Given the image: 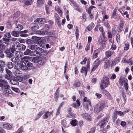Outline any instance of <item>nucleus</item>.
<instances>
[{"instance_id": "obj_43", "label": "nucleus", "mask_w": 133, "mask_h": 133, "mask_svg": "<svg viewBox=\"0 0 133 133\" xmlns=\"http://www.w3.org/2000/svg\"><path fill=\"white\" fill-rule=\"evenodd\" d=\"M99 30L101 32L102 35L104 36L105 34V32L102 27H101L99 29Z\"/></svg>"}, {"instance_id": "obj_11", "label": "nucleus", "mask_w": 133, "mask_h": 133, "mask_svg": "<svg viewBox=\"0 0 133 133\" xmlns=\"http://www.w3.org/2000/svg\"><path fill=\"white\" fill-rule=\"evenodd\" d=\"M21 62H25L26 63L28 62L29 60H30V57L28 56H24L21 58Z\"/></svg>"}, {"instance_id": "obj_64", "label": "nucleus", "mask_w": 133, "mask_h": 133, "mask_svg": "<svg viewBox=\"0 0 133 133\" xmlns=\"http://www.w3.org/2000/svg\"><path fill=\"white\" fill-rule=\"evenodd\" d=\"M95 129L94 128H92L90 131L88 132L87 133H94L95 131Z\"/></svg>"}, {"instance_id": "obj_23", "label": "nucleus", "mask_w": 133, "mask_h": 133, "mask_svg": "<svg viewBox=\"0 0 133 133\" xmlns=\"http://www.w3.org/2000/svg\"><path fill=\"white\" fill-rule=\"evenodd\" d=\"M5 52L7 54L8 56L9 57L12 56L13 55L12 53H11V51L10 49H7Z\"/></svg>"}, {"instance_id": "obj_48", "label": "nucleus", "mask_w": 133, "mask_h": 133, "mask_svg": "<svg viewBox=\"0 0 133 133\" xmlns=\"http://www.w3.org/2000/svg\"><path fill=\"white\" fill-rule=\"evenodd\" d=\"M95 8V7L93 6H91L89 7L88 9V13L89 14H90L91 13V10L94 8Z\"/></svg>"}, {"instance_id": "obj_18", "label": "nucleus", "mask_w": 133, "mask_h": 133, "mask_svg": "<svg viewBox=\"0 0 133 133\" xmlns=\"http://www.w3.org/2000/svg\"><path fill=\"white\" fill-rule=\"evenodd\" d=\"M44 113V111H41L39 112L37 114L36 116V118L35 119V120H36L40 118L42 115Z\"/></svg>"}, {"instance_id": "obj_15", "label": "nucleus", "mask_w": 133, "mask_h": 133, "mask_svg": "<svg viewBox=\"0 0 133 133\" xmlns=\"http://www.w3.org/2000/svg\"><path fill=\"white\" fill-rule=\"evenodd\" d=\"M33 52L29 49H27L24 52V54L25 55L32 56Z\"/></svg>"}, {"instance_id": "obj_4", "label": "nucleus", "mask_w": 133, "mask_h": 133, "mask_svg": "<svg viewBox=\"0 0 133 133\" xmlns=\"http://www.w3.org/2000/svg\"><path fill=\"white\" fill-rule=\"evenodd\" d=\"M104 106L105 105L103 103H98L95 106L94 111L96 113L98 114L103 109Z\"/></svg>"}, {"instance_id": "obj_56", "label": "nucleus", "mask_w": 133, "mask_h": 133, "mask_svg": "<svg viewBox=\"0 0 133 133\" xmlns=\"http://www.w3.org/2000/svg\"><path fill=\"white\" fill-rule=\"evenodd\" d=\"M23 129L22 127L21 126L17 131L16 133H22L23 131Z\"/></svg>"}, {"instance_id": "obj_32", "label": "nucleus", "mask_w": 133, "mask_h": 133, "mask_svg": "<svg viewBox=\"0 0 133 133\" xmlns=\"http://www.w3.org/2000/svg\"><path fill=\"white\" fill-rule=\"evenodd\" d=\"M32 39L33 40L34 43H37L38 42V41L39 40V37L34 36L32 37Z\"/></svg>"}, {"instance_id": "obj_12", "label": "nucleus", "mask_w": 133, "mask_h": 133, "mask_svg": "<svg viewBox=\"0 0 133 133\" xmlns=\"http://www.w3.org/2000/svg\"><path fill=\"white\" fill-rule=\"evenodd\" d=\"M35 22L40 24L44 23H45V20L44 18H37L35 21Z\"/></svg>"}, {"instance_id": "obj_22", "label": "nucleus", "mask_w": 133, "mask_h": 133, "mask_svg": "<svg viewBox=\"0 0 133 133\" xmlns=\"http://www.w3.org/2000/svg\"><path fill=\"white\" fill-rule=\"evenodd\" d=\"M10 83L13 85H18L19 84V83L18 81L15 79H12L10 80Z\"/></svg>"}, {"instance_id": "obj_54", "label": "nucleus", "mask_w": 133, "mask_h": 133, "mask_svg": "<svg viewBox=\"0 0 133 133\" xmlns=\"http://www.w3.org/2000/svg\"><path fill=\"white\" fill-rule=\"evenodd\" d=\"M109 115H107V116L105 118L103 121L106 123H107V122L108 121V120H109Z\"/></svg>"}, {"instance_id": "obj_53", "label": "nucleus", "mask_w": 133, "mask_h": 133, "mask_svg": "<svg viewBox=\"0 0 133 133\" xmlns=\"http://www.w3.org/2000/svg\"><path fill=\"white\" fill-rule=\"evenodd\" d=\"M108 37L109 38H111L112 37V35L111 34V32L110 31H108Z\"/></svg>"}, {"instance_id": "obj_58", "label": "nucleus", "mask_w": 133, "mask_h": 133, "mask_svg": "<svg viewBox=\"0 0 133 133\" xmlns=\"http://www.w3.org/2000/svg\"><path fill=\"white\" fill-rule=\"evenodd\" d=\"M18 59V58L16 57H14L11 59V60L13 62H15L17 61Z\"/></svg>"}, {"instance_id": "obj_20", "label": "nucleus", "mask_w": 133, "mask_h": 133, "mask_svg": "<svg viewBox=\"0 0 133 133\" xmlns=\"http://www.w3.org/2000/svg\"><path fill=\"white\" fill-rule=\"evenodd\" d=\"M36 33L39 34L41 35H44L46 34L47 33V32L46 31H45L42 30H41L37 31Z\"/></svg>"}, {"instance_id": "obj_49", "label": "nucleus", "mask_w": 133, "mask_h": 133, "mask_svg": "<svg viewBox=\"0 0 133 133\" xmlns=\"http://www.w3.org/2000/svg\"><path fill=\"white\" fill-rule=\"evenodd\" d=\"M80 85V83L79 82H76L74 84V86L76 87H79Z\"/></svg>"}, {"instance_id": "obj_33", "label": "nucleus", "mask_w": 133, "mask_h": 133, "mask_svg": "<svg viewBox=\"0 0 133 133\" xmlns=\"http://www.w3.org/2000/svg\"><path fill=\"white\" fill-rule=\"evenodd\" d=\"M109 125H107V128H105L103 130L101 129L100 130V132L101 133H106L107 132V129H109L110 128Z\"/></svg>"}, {"instance_id": "obj_30", "label": "nucleus", "mask_w": 133, "mask_h": 133, "mask_svg": "<svg viewBox=\"0 0 133 133\" xmlns=\"http://www.w3.org/2000/svg\"><path fill=\"white\" fill-rule=\"evenodd\" d=\"M23 26L22 25L18 24L16 25L15 27V29L17 30H21L23 28Z\"/></svg>"}, {"instance_id": "obj_61", "label": "nucleus", "mask_w": 133, "mask_h": 133, "mask_svg": "<svg viewBox=\"0 0 133 133\" xmlns=\"http://www.w3.org/2000/svg\"><path fill=\"white\" fill-rule=\"evenodd\" d=\"M87 60V59L86 58H85L81 62V63L82 64H84L86 63V61Z\"/></svg>"}, {"instance_id": "obj_9", "label": "nucleus", "mask_w": 133, "mask_h": 133, "mask_svg": "<svg viewBox=\"0 0 133 133\" xmlns=\"http://www.w3.org/2000/svg\"><path fill=\"white\" fill-rule=\"evenodd\" d=\"M19 69L23 70H26L28 68L25 62H21L19 64Z\"/></svg>"}, {"instance_id": "obj_17", "label": "nucleus", "mask_w": 133, "mask_h": 133, "mask_svg": "<svg viewBox=\"0 0 133 133\" xmlns=\"http://www.w3.org/2000/svg\"><path fill=\"white\" fill-rule=\"evenodd\" d=\"M76 102L77 104L76 103H74L72 104V105L73 107L75 108H78L79 106L80 105V103L79 100L78 99H77L76 100Z\"/></svg>"}, {"instance_id": "obj_13", "label": "nucleus", "mask_w": 133, "mask_h": 133, "mask_svg": "<svg viewBox=\"0 0 133 133\" xmlns=\"http://www.w3.org/2000/svg\"><path fill=\"white\" fill-rule=\"evenodd\" d=\"M30 28L32 30H35L38 29L39 26L37 24H32L30 25Z\"/></svg>"}, {"instance_id": "obj_41", "label": "nucleus", "mask_w": 133, "mask_h": 133, "mask_svg": "<svg viewBox=\"0 0 133 133\" xmlns=\"http://www.w3.org/2000/svg\"><path fill=\"white\" fill-rule=\"evenodd\" d=\"M20 45V48L19 50H24L26 48V46L23 44H21Z\"/></svg>"}, {"instance_id": "obj_1", "label": "nucleus", "mask_w": 133, "mask_h": 133, "mask_svg": "<svg viewBox=\"0 0 133 133\" xmlns=\"http://www.w3.org/2000/svg\"><path fill=\"white\" fill-rule=\"evenodd\" d=\"M0 87L2 88V89L5 95H8L11 94L12 91L9 89V86L8 84V82L2 79L0 80Z\"/></svg>"}, {"instance_id": "obj_8", "label": "nucleus", "mask_w": 133, "mask_h": 133, "mask_svg": "<svg viewBox=\"0 0 133 133\" xmlns=\"http://www.w3.org/2000/svg\"><path fill=\"white\" fill-rule=\"evenodd\" d=\"M20 44L18 42L16 41L14 42V45L12 46V49L13 50H19L20 48Z\"/></svg>"}, {"instance_id": "obj_34", "label": "nucleus", "mask_w": 133, "mask_h": 133, "mask_svg": "<svg viewBox=\"0 0 133 133\" xmlns=\"http://www.w3.org/2000/svg\"><path fill=\"white\" fill-rule=\"evenodd\" d=\"M12 36L15 37H18L19 36V32L17 31H13L11 32Z\"/></svg>"}, {"instance_id": "obj_40", "label": "nucleus", "mask_w": 133, "mask_h": 133, "mask_svg": "<svg viewBox=\"0 0 133 133\" xmlns=\"http://www.w3.org/2000/svg\"><path fill=\"white\" fill-rule=\"evenodd\" d=\"M94 24L93 23H91L88 26V29L89 31H90L94 27Z\"/></svg>"}, {"instance_id": "obj_36", "label": "nucleus", "mask_w": 133, "mask_h": 133, "mask_svg": "<svg viewBox=\"0 0 133 133\" xmlns=\"http://www.w3.org/2000/svg\"><path fill=\"white\" fill-rule=\"evenodd\" d=\"M39 51V50H36L34 51V52H33L34 55L35 56L37 57V56H39L41 54L40 53V52H39L38 51ZM40 51H41V52H42V51H41V50H40Z\"/></svg>"}, {"instance_id": "obj_10", "label": "nucleus", "mask_w": 133, "mask_h": 133, "mask_svg": "<svg viewBox=\"0 0 133 133\" xmlns=\"http://www.w3.org/2000/svg\"><path fill=\"white\" fill-rule=\"evenodd\" d=\"M114 51L108 50L105 52L106 56L105 58L106 59L111 57L114 53Z\"/></svg>"}, {"instance_id": "obj_24", "label": "nucleus", "mask_w": 133, "mask_h": 133, "mask_svg": "<svg viewBox=\"0 0 133 133\" xmlns=\"http://www.w3.org/2000/svg\"><path fill=\"white\" fill-rule=\"evenodd\" d=\"M52 112L47 111L43 116V117L44 119H46L49 116H50Z\"/></svg>"}, {"instance_id": "obj_29", "label": "nucleus", "mask_w": 133, "mask_h": 133, "mask_svg": "<svg viewBox=\"0 0 133 133\" xmlns=\"http://www.w3.org/2000/svg\"><path fill=\"white\" fill-rule=\"evenodd\" d=\"M44 4V1L43 0H38L37 5L39 7L41 6Z\"/></svg>"}, {"instance_id": "obj_19", "label": "nucleus", "mask_w": 133, "mask_h": 133, "mask_svg": "<svg viewBox=\"0 0 133 133\" xmlns=\"http://www.w3.org/2000/svg\"><path fill=\"white\" fill-rule=\"evenodd\" d=\"M82 115L86 119L90 120L91 119V116L87 114L84 113L82 114Z\"/></svg>"}, {"instance_id": "obj_60", "label": "nucleus", "mask_w": 133, "mask_h": 133, "mask_svg": "<svg viewBox=\"0 0 133 133\" xmlns=\"http://www.w3.org/2000/svg\"><path fill=\"white\" fill-rule=\"evenodd\" d=\"M117 9L116 8L114 9L112 13V16L114 17L116 16V12H117Z\"/></svg>"}, {"instance_id": "obj_3", "label": "nucleus", "mask_w": 133, "mask_h": 133, "mask_svg": "<svg viewBox=\"0 0 133 133\" xmlns=\"http://www.w3.org/2000/svg\"><path fill=\"white\" fill-rule=\"evenodd\" d=\"M119 83L121 86L124 85V88L126 91L128 90V80L127 79L124 78L120 77L118 81Z\"/></svg>"}, {"instance_id": "obj_57", "label": "nucleus", "mask_w": 133, "mask_h": 133, "mask_svg": "<svg viewBox=\"0 0 133 133\" xmlns=\"http://www.w3.org/2000/svg\"><path fill=\"white\" fill-rule=\"evenodd\" d=\"M125 47L124 48V50H128L129 48V45L128 43H127L125 44Z\"/></svg>"}, {"instance_id": "obj_2", "label": "nucleus", "mask_w": 133, "mask_h": 133, "mask_svg": "<svg viewBox=\"0 0 133 133\" xmlns=\"http://www.w3.org/2000/svg\"><path fill=\"white\" fill-rule=\"evenodd\" d=\"M109 78L107 77H104L101 80L100 87L101 89H104L109 85Z\"/></svg>"}, {"instance_id": "obj_59", "label": "nucleus", "mask_w": 133, "mask_h": 133, "mask_svg": "<svg viewBox=\"0 0 133 133\" xmlns=\"http://www.w3.org/2000/svg\"><path fill=\"white\" fill-rule=\"evenodd\" d=\"M116 40L117 42H119L120 36V35L119 34H117L116 36Z\"/></svg>"}, {"instance_id": "obj_63", "label": "nucleus", "mask_w": 133, "mask_h": 133, "mask_svg": "<svg viewBox=\"0 0 133 133\" xmlns=\"http://www.w3.org/2000/svg\"><path fill=\"white\" fill-rule=\"evenodd\" d=\"M6 72L8 75L9 76H11L12 74V72L9 70L6 69Z\"/></svg>"}, {"instance_id": "obj_14", "label": "nucleus", "mask_w": 133, "mask_h": 133, "mask_svg": "<svg viewBox=\"0 0 133 133\" xmlns=\"http://www.w3.org/2000/svg\"><path fill=\"white\" fill-rule=\"evenodd\" d=\"M3 128L9 130L12 128L11 125L8 123H4L3 124Z\"/></svg>"}, {"instance_id": "obj_25", "label": "nucleus", "mask_w": 133, "mask_h": 133, "mask_svg": "<svg viewBox=\"0 0 133 133\" xmlns=\"http://www.w3.org/2000/svg\"><path fill=\"white\" fill-rule=\"evenodd\" d=\"M106 123L103 121H101L98 124V125L101 128H104L106 125Z\"/></svg>"}, {"instance_id": "obj_28", "label": "nucleus", "mask_w": 133, "mask_h": 133, "mask_svg": "<svg viewBox=\"0 0 133 133\" xmlns=\"http://www.w3.org/2000/svg\"><path fill=\"white\" fill-rule=\"evenodd\" d=\"M42 58L41 57H38V61L37 63L38 65H42L43 63L42 61Z\"/></svg>"}, {"instance_id": "obj_37", "label": "nucleus", "mask_w": 133, "mask_h": 133, "mask_svg": "<svg viewBox=\"0 0 133 133\" xmlns=\"http://www.w3.org/2000/svg\"><path fill=\"white\" fill-rule=\"evenodd\" d=\"M14 73L15 76H18L20 74H21V72L18 69H16Z\"/></svg>"}, {"instance_id": "obj_21", "label": "nucleus", "mask_w": 133, "mask_h": 133, "mask_svg": "<svg viewBox=\"0 0 133 133\" xmlns=\"http://www.w3.org/2000/svg\"><path fill=\"white\" fill-rule=\"evenodd\" d=\"M110 65V61H109L106 60L104 62V69H106L108 68Z\"/></svg>"}, {"instance_id": "obj_16", "label": "nucleus", "mask_w": 133, "mask_h": 133, "mask_svg": "<svg viewBox=\"0 0 133 133\" xmlns=\"http://www.w3.org/2000/svg\"><path fill=\"white\" fill-rule=\"evenodd\" d=\"M15 54L17 58L22 57L23 56V53L18 51H15Z\"/></svg>"}, {"instance_id": "obj_45", "label": "nucleus", "mask_w": 133, "mask_h": 133, "mask_svg": "<svg viewBox=\"0 0 133 133\" xmlns=\"http://www.w3.org/2000/svg\"><path fill=\"white\" fill-rule=\"evenodd\" d=\"M121 14L122 15H126V16L127 18H129V14H128V12L127 11H126L124 12V13H122L121 11H120V10H119Z\"/></svg>"}, {"instance_id": "obj_26", "label": "nucleus", "mask_w": 133, "mask_h": 133, "mask_svg": "<svg viewBox=\"0 0 133 133\" xmlns=\"http://www.w3.org/2000/svg\"><path fill=\"white\" fill-rule=\"evenodd\" d=\"M54 16L55 18L56 22L58 24H60V21L59 19V17L58 14H55Z\"/></svg>"}, {"instance_id": "obj_6", "label": "nucleus", "mask_w": 133, "mask_h": 133, "mask_svg": "<svg viewBox=\"0 0 133 133\" xmlns=\"http://www.w3.org/2000/svg\"><path fill=\"white\" fill-rule=\"evenodd\" d=\"M28 48L32 50H41L42 51L43 50L42 48L38 47L36 45H30L28 46Z\"/></svg>"}, {"instance_id": "obj_46", "label": "nucleus", "mask_w": 133, "mask_h": 133, "mask_svg": "<svg viewBox=\"0 0 133 133\" xmlns=\"http://www.w3.org/2000/svg\"><path fill=\"white\" fill-rule=\"evenodd\" d=\"M26 42L28 44H29L30 45L34 43L33 41L30 39H27Z\"/></svg>"}, {"instance_id": "obj_51", "label": "nucleus", "mask_w": 133, "mask_h": 133, "mask_svg": "<svg viewBox=\"0 0 133 133\" xmlns=\"http://www.w3.org/2000/svg\"><path fill=\"white\" fill-rule=\"evenodd\" d=\"M17 81H18L21 82L23 80V77H22L21 76H17Z\"/></svg>"}, {"instance_id": "obj_47", "label": "nucleus", "mask_w": 133, "mask_h": 133, "mask_svg": "<svg viewBox=\"0 0 133 133\" xmlns=\"http://www.w3.org/2000/svg\"><path fill=\"white\" fill-rule=\"evenodd\" d=\"M75 34L76 39H78L79 36V31L77 28L76 29Z\"/></svg>"}, {"instance_id": "obj_52", "label": "nucleus", "mask_w": 133, "mask_h": 133, "mask_svg": "<svg viewBox=\"0 0 133 133\" xmlns=\"http://www.w3.org/2000/svg\"><path fill=\"white\" fill-rule=\"evenodd\" d=\"M5 62L2 61H0V66L2 67H5Z\"/></svg>"}, {"instance_id": "obj_7", "label": "nucleus", "mask_w": 133, "mask_h": 133, "mask_svg": "<svg viewBox=\"0 0 133 133\" xmlns=\"http://www.w3.org/2000/svg\"><path fill=\"white\" fill-rule=\"evenodd\" d=\"M98 43L102 49H103L105 47L106 41L103 38H101L99 39Z\"/></svg>"}, {"instance_id": "obj_39", "label": "nucleus", "mask_w": 133, "mask_h": 133, "mask_svg": "<svg viewBox=\"0 0 133 133\" xmlns=\"http://www.w3.org/2000/svg\"><path fill=\"white\" fill-rule=\"evenodd\" d=\"M3 40L5 42V43L7 44V45L9 44L8 42H9L10 39L8 38H3Z\"/></svg>"}, {"instance_id": "obj_62", "label": "nucleus", "mask_w": 133, "mask_h": 133, "mask_svg": "<svg viewBox=\"0 0 133 133\" xmlns=\"http://www.w3.org/2000/svg\"><path fill=\"white\" fill-rule=\"evenodd\" d=\"M104 24L105 26L108 28L110 29V26L108 22H105L104 23Z\"/></svg>"}, {"instance_id": "obj_42", "label": "nucleus", "mask_w": 133, "mask_h": 133, "mask_svg": "<svg viewBox=\"0 0 133 133\" xmlns=\"http://www.w3.org/2000/svg\"><path fill=\"white\" fill-rule=\"evenodd\" d=\"M11 37V35L9 33H6L4 35V38L10 39Z\"/></svg>"}, {"instance_id": "obj_55", "label": "nucleus", "mask_w": 133, "mask_h": 133, "mask_svg": "<svg viewBox=\"0 0 133 133\" xmlns=\"http://www.w3.org/2000/svg\"><path fill=\"white\" fill-rule=\"evenodd\" d=\"M6 46L5 45L0 43V50L5 49L6 47Z\"/></svg>"}, {"instance_id": "obj_35", "label": "nucleus", "mask_w": 133, "mask_h": 133, "mask_svg": "<svg viewBox=\"0 0 133 133\" xmlns=\"http://www.w3.org/2000/svg\"><path fill=\"white\" fill-rule=\"evenodd\" d=\"M70 124L71 125L73 126H76L77 123V122L76 119L72 120Z\"/></svg>"}, {"instance_id": "obj_50", "label": "nucleus", "mask_w": 133, "mask_h": 133, "mask_svg": "<svg viewBox=\"0 0 133 133\" xmlns=\"http://www.w3.org/2000/svg\"><path fill=\"white\" fill-rule=\"evenodd\" d=\"M11 89L13 90L16 92L18 93L19 92V90L18 88H15V87H12L11 88Z\"/></svg>"}, {"instance_id": "obj_44", "label": "nucleus", "mask_w": 133, "mask_h": 133, "mask_svg": "<svg viewBox=\"0 0 133 133\" xmlns=\"http://www.w3.org/2000/svg\"><path fill=\"white\" fill-rule=\"evenodd\" d=\"M7 65L9 69H11L13 67V66L12 63L11 62H10L8 63Z\"/></svg>"}, {"instance_id": "obj_31", "label": "nucleus", "mask_w": 133, "mask_h": 133, "mask_svg": "<svg viewBox=\"0 0 133 133\" xmlns=\"http://www.w3.org/2000/svg\"><path fill=\"white\" fill-rule=\"evenodd\" d=\"M38 57H30V60H31L32 62L36 63H37L38 61Z\"/></svg>"}, {"instance_id": "obj_27", "label": "nucleus", "mask_w": 133, "mask_h": 133, "mask_svg": "<svg viewBox=\"0 0 133 133\" xmlns=\"http://www.w3.org/2000/svg\"><path fill=\"white\" fill-rule=\"evenodd\" d=\"M88 71V70L84 66L81 69V73H84L86 76L87 74V71Z\"/></svg>"}, {"instance_id": "obj_5", "label": "nucleus", "mask_w": 133, "mask_h": 133, "mask_svg": "<svg viewBox=\"0 0 133 133\" xmlns=\"http://www.w3.org/2000/svg\"><path fill=\"white\" fill-rule=\"evenodd\" d=\"M102 61V60H99L98 58L95 60L93 63L91 71H95L98 68Z\"/></svg>"}, {"instance_id": "obj_38", "label": "nucleus", "mask_w": 133, "mask_h": 133, "mask_svg": "<svg viewBox=\"0 0 133 133\" xmlns=\"http://www.w3.org/2000/svg\"><path fill=\"white\" fill-rule=\"evenodd\" d=\"M33 2V0H26L25 2V4L27 5H30Z\"/></svg>"}]
</instances>
